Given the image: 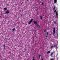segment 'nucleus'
I'll return each mask as SVG.
<instances>
[{"label": "nucleus", "instance_id": "obj_25", "mask_svg": "<svg viewBox=\"0 0 60 60\" xmlns=\"http://www.w3.org/2000/svg\"><path fill=\"white\" fill-rule=\"evenodd\" d=\"M56 47V45H55L54 47Z\"/></svg>", "mask_w": 60, "mask_h": 60}, {"label": "nucleus", "instance_id": "obj_10", "mask_svg": "<svg viewBox=\"0 0 60 60\" xmlns=\"http://www.w3.org/2000/svg\"><path fill=\"white\" fill-rule=\"evenodd\" d=\"M12 30L13 31H15V29L14 28Z\"/></svg>", "mask_w": 60, "mask_h": 60}, {"label": "nucleus", "instance_id": "obj_28", "mask_svg": "<svg viewBox=\"0 0 60 60\" xmlns=\"http://www.w3.org/2000/svg\"><path fill=\"white\" fill-rule=\"evenodd\" d=\"M57 54V55H58Z\"/></svg>", "mask_w": 60, "mask_h": 60}, {"label": "nucleus", "instance_id": "obj_9", "mask_svg": "<svg viewBox=\"0 0 60 60\" xmlns=\"http://www.w3.org/2000/svg\"><path fill=\"white\" fill-rule=\"evenodd\" d=\"M54 2L55 3L57 2V0H54Z\"/></svg>", "mask_w": 60, "mask_h": 60}, {"label": "nucleus", "instance_id": "obj_7", "mask_svg": "<svg viewBox=\"0 0 60 60\" xmlns=\"http://www.w3.org/2000/svg\"><path fill=\"white\" fill-rule=\"evenodd\" d=\"M53 53H54V52H52L50 54V56H52L53 54Z\"/></svg>", "mask_w": 60, "mask_h": 60}, {"label": "nucleus", "instance_id": "obj_11", "mask_svg": "<svg viewBox=\"0 0 60 60\" xmlns=\"http://www.w3.org/2000/svg\"><path fill=\"white\" fill-rule=\"evenodd\" d=\"M4 49H5V45H4Z\"/></svg>", "mask_w": 60, "mask_h": 60}, {"label": "nucleus", "instance_id": "obj_14", "mask_svg": "<svg viewBox=\"0 0 60 60\" xmlns=\"http://www.w3.org/2000/svg\"><path fill=\"white\" fill-rule=\"evenodd\" d=\"M40 18L41 19H42V16H40Z\"/></svg>", "mask_w": 60, "mask_h": 60}, {"label": "nucleus", "instance_id": "obj_12", "mask_svg": "<svg viewBox=\"0 0 60 60\" xmlns=\"http://www.w3.org/2000/svg\"><path fill=\"white\" fill-rule=\"evenodd\" d=\"M41 26H39L38 27L39 28H41Z\"/></svg>", "mask_w": 60, "mask_h": 60}, {"label": "nucleus", "instance_id": "obj_18", "mask_svg": "<svg viewBox=\"0 0 60 60\" xmlns=\"http://www.w3.org/2000/svg\"><path fill=\"white\" fill-rule=\"evenodd\" d=\"M43 60V58H42V59H41V60Z\"/></svg>", "mask_w": 60, "mask_h": 60}, {"label": "nucleus", "instance_id": "obj_16", "mask_svg": "<svg viewBox=\"0 0 60 60\" xmlns=\"http://www.w3.org/2000/svg\"><path fill=\"white\" fill-rule=\"evenodd\" d=\"M54 22L55 23H57V22H55L54 21Z\"/></svg>", "mask_w": 60, "mask_h": 60}, {"label": "nucleus", "instance_id": "obj_17", "mask_svg": "<svg viewBox=\"0 0 60 60\" xmlns=\"http://www.w3.org/2000/svg\"><path fill=\"white\" fill-rule=\"evenodd\" d=\"M51 48H53V46H51Z\"/></svg>", "mask_w": 60, "mask_h": 60}, {"label": "nucleus", "instance_id": "obj_6", "mask_svg": "<svg viewBox=\"0 0 60 60\" xmlns=\"http://www.w3.org/2000/svg\"><path fill=\"white\" fill-rule=\"evenodd\" d=\"M6 13L7 14H8L9 13V11L8 10L7 11Z\"/></svg>", "mask_w": 60, "mask_h": 60}, {"label": "nucleus", "instance_id": "obj_30", "mask_svg": "<svg viewBox=\"0 0 60 60\" xmlns=\"http://www.w3.org/2000/svg\"><path fill=\"white\" fill-rule=\"evenodd\" d=\"M1 56V55H0V56Z\"/></svg>", "mask_w": 60, "mask_h": 60}, {"label": "nucleus", "instance_id": "obj_13", "mask_svg": "<svg viewBox=\"0 0 60 60\" xmlns=\"http://www.w3.org/2000/svg\"><path fill=\"white\" fill-rule=\"evenodd\" d=\"M4 11H5V10H7V8H4Z\"/></svg>", "mask_w": 60, "mask_h": 60}, {"label": "nucleus", "instance_id": "obj_2", "mask_svg": "<svg viewBox=\"0 0 60 60\" xmlns=\"http://www.w3.org/2000/svg\"><path fill=\"white\" fill-rule=\"evenodd\" d=\"M33 19H31L30 21L29 22H28V23L29 24H30V23H31V22H32V21H33Z\"/></svg>", "mask_w": 60, "mask_h": 60}, {"label": "nucleus", "instance_id": "obj_1", "mask_svg": "<svg viewBox=\"0 0 60 60\" xmlns=\"http://www.w3.org/2000/svg\"><path fill=\"white\" fill-rule=\"evenodd\" d=\"M56 29V28L55 27H54V28L53 29V34H55V32L56 31H55V30Z\"/></svg>", "mask_w": 60, "mask_h": 60}, {"label": "nucleus", "instance_id": "obj_15", "mask_svg": "<svg viewBox=\"0 0 60 60\" xmlns=\"http://www.w3.org/2000/svg\"><path fill=\"white\" fill-rule=\"evenodd\" d=\"M55 8H56V7H54L53 8V10H54Z\"/></svg>", "mask_w": 60, "mask_h": 60}, {"label": "nucleus", "instance_id": "obj_23", "mask_svg": "<svg viewBox=\"0 0 60 60\" xmlns=\"http://www.w3.org/2000/svg\"><path fill=\"white\" fill-rule=\"evenodd\" d=\"M33 60H35L34 59V58H33Z\"/></svg>", "mask_w": 60, "mask_h": 60}, {"label": "nucleus", "instance_id": "obj_8", "mask_svg": "<svg viewBox=\"0 0 60 60\" xmlns=\"http://www.w3.org/2000/svg\"><path fill=\"white\" fill-rule=\"evenodd\" d=\"M41 55H39L38 57L39 59H40V57H41Z\"/></svg>", "mask_w": 60, "mask_h": 60}, {"label": "nucleus", "instance_id": "obj_22", "mask_svg": "<svg viewBox=\"0 0 60 60\" xmlns=\"http://www.w3.org/2000/svg\"><path fill=\"white\" fill-rule=\"evenodd\" d=\"M56 10H55V11H54V12H56Z\"/></svg>", "mask_w": 60, "mask_h": 60}, {"label": "nucleus", "instance_id": "obj_4", "mask_svg": "<svg viewBox=\"0 0 60 60\" xmlns=\"http://www.w3.org/2000/svg\"><path fill=\"white\" fill-rule=\"evenodd\" d=\"M58 11H56V17H57L58 16V13L57 12Z\"/></svg>", "mask_w": 60, "mask_h": 60}, {"label": "nucleus", "instance_id": "obj_27", "mask_svg": "<svg viewBox=\"0 0 60 60\" xmlns=\"http://www.w3.org/2000/svg\"><path fill=\"white\" fill-rule=\"evenodd\" d=\"M56 49H57V47H56Z\"/></svg>", "mask_w": 60, "mask_h": 60}, {"label": "nucleus", "instance_id": "obj_31", "mask_svg": "<svg viewBox=\"0 0 60 60\" xmlns=\"http://www.w3.org/2000/svg\"><path fill=\"white\" fill-rule=\"evenodd\" d=\"M50 35H51V34H50Z\"/></svg>", "mask_w": 60, "mask_h": 60}, {"label": "nucleus", "instance_id": "obj_29", "mask_svg": "<svg viewBox=\"0 0 60 60\" xmlns=\"http://www.w3.org/2000/svg\"><path fill=\"white\" fill-rule=\"evenodd\" d=\"M45 30L44 31H45Z\"/></svg>", "mask_w": 60, "mask_h": 60}, {"label": "nucleus", "instance_id": "obj_26", "mask_svg": "<svg viewBox=\"0 0 60 60\" xmlns=\"http://www.w3.org/2000/svg\"><path fill=\"white\" fill-rule=\"evenodd\" d=\"M38 34H39V33Z\"/></svg>", "mask_w": 60, "mask_h": 60}, {"label": "nucleus", "instance_id": "obj_20", "mask_svg": "<svg viewBox=\"0 0 60 60\" xmlns=\"http://www.w3.org/2000/svg\"><path fill=\"white\" fill-rule=\"evenodd\" d=\"M51 60H54V59H51Z\"/></svg>", "mask_w": 60, "mask_h": 60}, {"label": "nucleus", "instance_id": "obj_19", "mask_svg": "<svg viewBox=\"0 0 60 60\" xmlns=\"http://www.w3.org/2000/svg\"><path fill=\"white\" fill-rule=\"evenodd\" d=\"M47 35H48V32H47Z\"/></svg>", "mask_w": 60, "mask_h": 60}, {"label": "nucleus", "instance_id": "obj_3", "mask_svg": "<svg viewBox=\"0 0 60 60\" xmlns=\"http://www.w3.org/2000/svg\"><path fill=\"white\" fill-rule=\"evenodd\" d=\"M33 22L37 26L38 25V23H37V22L35 21H34Z\"/></svg>", "mask_w": 60, "mask_h": 60}, {"label": "nucleus", "instance_id": "obj_21", "mask_svg": "<svg viewBox=\"0 0 60 60\" xmlns=\"http://www.w3.org/2000/svg\"><path fill=\"white\" fill-rule=\"evenodd\" d=\"M46 37H48V35H46Z\"/></svg>", "mask_w": 60, "mask_h": 60}, {"label": "nucleus", "instance_id": "obj_5", "mask_svg": "<svg viewBox=\"0 0 60 60\" xmlns=\"http://www.w3.org/2000/svg\"><path fill=\"white\" fill-rule=\"evenodd\" d=\"M50 53V52L49 51H47V54H49V53Z\"/></svg>", "mask_w": 60, "mask_h": 60}, {"label": "nucleus", "instance_id": "obj_24", "mask_svg": "<svg viewBox=\"0 0 60 60\" xmlns=\"http://www.w3.org/2000/svg\"><path fill=\"white\" fill-rule=\"evenodd\" d=\"M43 3H42L41 5H43Z\"/></svg>", "mask_w": 60, "mask_h": 60}]
</instances>
